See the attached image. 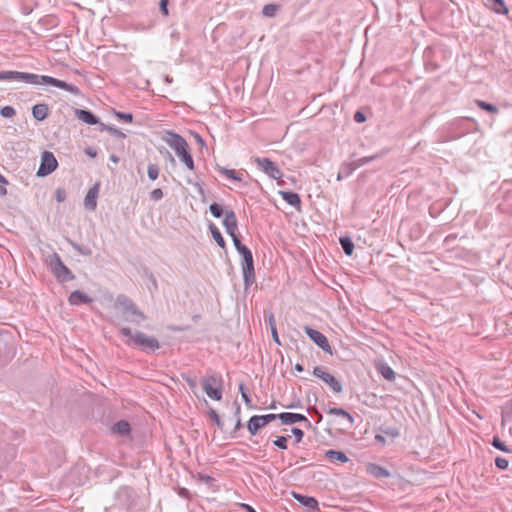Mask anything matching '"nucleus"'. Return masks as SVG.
<instances>
[{"label": "nucleus", "mask_w": 512, "mask_h": 512, "mask_svg": "<svg viewBox=\"0 0 512 512\" xmlns=\"http://www.w3.org/2000/svg\"><path fill=\"white\" fill-rule=\"evenodd\" d=\"M0 81H21L31 85H51L62 90L68 91L73 95H79L80 90L77 86L69 84L63 80L35 73L20 71H0Z\"/></svg>", "instance_id": "obj_1"}, {"label": "nucleus", "mask_w": 512, "mask_h": 512, "mask_svg": "<svg viewBox=\"0 0 512 512\" xmlns=\"http://www.w3.org/2000/svg\"><path fill=\"white\" fill-rule=\"evenodd\" d=\"M167 135L168 137L165 139L166 143L175 151L189 170H194V160L187 141L181 135L174 132H167Z\"/></svg>", "instance_id": "obj_2"}, {"label": "nucleus", "mask_w": 512, "mask_h": 512, "mask_svg": "<svg viewBox=\"0 0 512 512\" xmlns=\"http://www.w3.org/2000/svg\"><path fill=\"white\" fill-rule=\"evenodd\" d=\"M116 306L120 307L125 314L126 319L136 325H139L146 319V316L136 307L134 302L125 295H118L116 298Z\"/></svg>", "instance_id": "obj_3"}, {"label": "nucleus", "mask_w": 512, "mask_h": 512, "mask_svg": "<svg viewBox=\"0 0 512 512\" xmlns=\"http://www.w3.org/2000/svg\"><path fill=\"white\" fill-rule=\"evenodd\" d=\"M49 267L56 280L61 284L75 279V275L63 263L57 253H53V255L50 257Z\"/></svg>", "instance_id": "obj_4"}, {"label": "nucleus", "mask_w": 512, "mask_h": 512, "mask_svg": "<svg viewBox=\"0 0 512 512\" xmlns=\"http://www.w3.org/2000/svg\"><path fill=\"white\" fill-rule=\"evenodd\" d=\"M202 388L213 400L220 401L222 399L221 376L209 375L202 379Z\"/></svg>", "instance_id": "obj_5"}, {"label": "nucleus", "mask_w": 512, "mask_h": 512, "mask_svg": "<svg viewBox=\"0 0 512 512\" xmlns=\"http://www.w3.org/2000/svg\"><path fill=\"white\" fill-rule=\"evenodd\" d=\"M133 345L144 351H155L160 347L157 338L153 336H147L146 334L140 331L134 332Z\"/></svg>", "instance_id": "obj_6"}, {"label": "nucleus", "mask_w": 512, "mask_h": 512, "mask_svg": "<svg viewBox=\"0 0 512 512\" xmlns=\"http://www.w3.org/2000/svg\"><path fill=\"white\" fill-rule=\"evenodd\" d=\"M313 375L321 379L325 384H327L334 393L339 394L343 391V386L341 382L338 379H336L332 374L326 372L324 370V367H314Z\"/></svg>", "instance_id": "obj_7"}, {"label": "nucleus", "mask_w": 512, "mask_h": 512, "mask_svg": "<svg viewBox=\"0 0 512 512\" xmlns=\"http://www.w3.org/2000/svg\"><path fill=\"white\" fill-rule=\"evenodd\" d=\"M58 166L57 159L50 151H44L41 157V164L37 171V176L45 177L56 170Z\"/></svg>", "instance_id": "obj_8"}, {"label": "nucleus", "mask_w": 512, "mask_h": 512, "mask_svg": "<svg viewBox=\"0 0 512 512\" xmlns=\"http://www.w3.org/2000/svg\"><path fill=\"white\" fill-rule=\"evenodd\" d=\"M254 161L257 166L270 178L280 180L283 177V173L280 168L269 158L256 157Z\"/></svg>", "instance_id": "obj_9"}, {"label": "nucleus", "mask_w": 512, "mask_h": 512, "mask_svg": "<svg viewBox=\"0 0 512 512\" xmlns=\"http://www.w3.org/2000/svg\"><path fill=\"white\" fill-rule=\"evenodd\" d=\"M276 419L278 414L254 415L249 419L247 429L251 435H256L261 428Z\"/></svg>", "instance_id": "obj_10"}, {"label": "nucleus", "mask_w": 512, "mask_h": 512, "mask_svg": "<svg viewBox=\"0 0 512 512\" xmlns=\"http://www.w3.org/2000/svg\"><path fill=\"white\" fill-rule=\"evenodd\" d=\"M306 335L312 340L318 347L324 352L332 354V348L328 342L327 337L318 330H315L309 326L304 327Z\"/></svg>", "instance_id": "obj_11"}, {"label": "nucleus", "mask_w": 512, "mask_h": 512, "mask_svg": "<svg viewBox=\"0 0 512 512\" xmlns=\"http://www.w3.org/2000/svg\"><path fill=\"white\" fill-rule=\"evenodd\" d=\"M278 419H280L282 424L285 425H291L297 422H305L308 427L311 426V423L307 417L299 413L283 412L278 414Z\"/></svg>", "instance_id": "obj_12"}, {"label": "nucleus", "mask_w": 512, "mask_h": 512, "mask_svg": "<svg viewBox=\"0 0 512 512\" xmlns=\"http://www.w3.org/2000/svg\"><path fill=\"white\" fill-rule=\"evenodd\" d=\"M223 225L228 235L235 234L238 227L237 217L232 209L225 210V217L223 219Z\"/></svg>", "instance_id": "obj_13"}, {"label": "nucleus", "mask_w": 512, "mask_h": 512, "mask_svg": "<svg viewBox=\"0 0 512 512\" xmlns=\"http://www.w3.org/2000/svg\"><path fill=\"white\" fill-rule=\"evenodd\" d=\"M99 193V183H95L87 192L84 205L87 209L94 211L97 207V197Z\"/></svg>", "instance_id": "obj_14"}, {"label": "nucleus", "mask_w": 512, "mask_h": 512, "mask_svg": "<svg viewBox=\"0 0 512 512\" xmlns=\"http://www.w3.org/2000/svg\"><path fill=\"white\" fill-rule=\"evenodd\" d=\"M293 497L298 503L305 506L308 509V511H310V510H313L314 512L319 511L318 501L314 497H310V496H306V495H302V494H298V493H293Z\"/></svg>", "instance_id": "obj_15"}, {"label": "nucleus", "mask_w": 512, "mask_h": 512, "mask_svg": "<svg viewBox=\"0 0 512 512\" xmlns=\"http://www.w3.org/2000/svg\"><path fill=\"white\" fill-rule=\"evenodd\" d=\"M92 301L93 299L90 296L80 290L73 291L68 297L69 304L74 306L89 304Z\"/></svg>", "instance_id": "obj_16"}, {"label": "nucleus", "mask_w": 512, "mask_h": 512, "mask_svg": "<svg viewBox=\"0 0 512 512\" xmlns=\"http://www.w3.org/2000/svg\"><path fill=\"white\" fill-rule=\"evenodd\" d=\"M75 116L79 120H81L84 123L89 124V125L100 124L99 118L94 113H92L90 110L76 109Z\"/></svg>", "instance_id": "obj_17"}, {"label": "nucleus", "mask_w": 512, "mask_h": 512, "mask_svg": "<svg viewBox=\"0 0 512 512\" xmlns=\"http://www.w3.org/2000/svg\"><path fill=\"white\" fill-rule=\"evenodd\" d=\"M242 272L245 288L250 287L255 282L254 261L242 264Z\"/></svg>", "instance_id": "obj_18"}, {"label": "nucleus", "mask_w": 512, "mask_h": 512, "mask_svg": "<svg viewBox=\"0 0 512 512\" xmlns=\"http://www.w3.org/2000/svg\"><path fill=\"white\" fill-rule=\"evenodd\" d=\"M485 6L496 14L506 15L508 8L504 0H485Z\"/></svg>", "instance_id": "obj_19"}, {"label": "nucleus", "mask_w": 512, "mask_h": 512, "mask_svg": "<svg viewBox=\"0 0 512 512\" xmlns=\"http://www.w3.org/2000/svg\"><path fill=\"white\" fill-rule=\"evenodd\" d=\"M279 195L289 205L293 206L297 210H300V208H301V199H300L299 194H297L295 192H291V191H279Z\"/></svg>", "instance_id": "obj_20"}, {"label": "nucleus", "mask_w": 512, "mask_h": 512, "mask_svg": "<svg viewBox=\"0 0 512 512\" xmlns=\"http://www.w3.org/2000/svg\"><path fill=\"white\" fill-rule=\"evenodd\" d=\"M32 115L37 121L45 120L49 115V107L45 103H39L32 107Z\"/></svg>", "instance_id": "obj_21"}, {"label": "nucleus", "mask_w": 512, "mask_h": 512, "mask_svg": "<svg viewBox=\"0 0 512 512\" xmlns=\"http://www.w3.org/2000/svg\"><path fill=\"white\" fill-rule=\"evenodd\" d=\"M367 471L375 478H387L390 476V472L378 464H369Z\"/></svg>", "instance_id": "obj_22"}, {"label": "nucleus", "mask_w": 512, "mask_h": 512, "mask_svg": "<svg viewBox=\"0 0 512 512\" xmlns=\"http://www.w3.org/2000/svg\"><path fill=\"white\" fill-rule=\"evenodd\" d=\"M325 457L327 459H329L330 461H332V462L338 461V462H341V463H346L349 460L344 452L337 451V450H332V449L326 451Z\"/></svg>", "instance_id": "obj_23"}, {"label": "nucleus", "mask_w": 512, "mask_h": 512, "mask_svg": "<svg viewBox=\"0 0 512 512\" xmlns=\"http://www.w3.org/2000/svg\"><path fill=\"white\" fill-rule=\"evenodd\" d=\"M112 430L113 432L124 436L129 434L131 426L126 420H120L113 425Z\"/></svg>", "instance_id": "obj_24"}, {"label": "nucleus", "mask_w": 512, "mask_h": 512, "mask_svg": "<svg viewBox=\"0 0 512 512\" xmlns=\"http://www.w3.org/2000/svg\"><path fill=\"white\" fill-rule=\"evenodd\" d=\"M209 231L211 232V235L213 239L216 241L217 245L223 249L226 247L225 240L219 231V229L215 226V224L210 223L209 224Z\"/></svg>", "instance_id": "obj_25"}, {"label": "nucleus", "mask_w": 512, "mask_h": 512, "mask_svg": "<svg viewBox=\"0 0 512 512\" xmlns=\"http://www.w3.org/2000/svg\"><path fill=\"white\" fill-rule=\"evenodd\" d=\"M339 243L347 256H351L354 251V244L350 237L343 236L339 238Z\"/></svg>", "instance_id": "obj_26"}, {"label": "nucleus", "mask_w": 512, "mask_h": 512, "mask_svg": "<svg viewBox=\"0 0 512 512\" xmlns=\"http://www.w3.org/2000/svg\"><path fill=\"white\" fill-rule=\"evenodd\" d=\"M383 155H384V153H377V154H374L371 156H365V157H362V158H359V159L353 161L352 164H353V166H355V169H357V168L362 167L376 159L381 158Z\"/></svg>", "instance_id": "obj_27"}, {"label": "nucleus", "mask_w": 512, "mask_h": 512, "mask_svg": "<svg viewBox=\"0 0 512 512\" xmlns=\"http://www.w3.org/2000/svg\"><path fill=\"white\" fill-rule=\"evenodd\" d=\"M355 170V166H353L352 162L344 163L337 174V180L341 181L342 179L350 176Z\"/></svg>", "instance_id": "obj_28"}, {"label": "nucleus", "mask_w": 512, "mask_h": 512, "mask_svg": "<svg viewBox=\"0 0 512 512\" xmlns=\"http://www.w3.org/2000/svg\"><path fill=\"white\" fill-rule=\"evenodd\" d=\"M238 389H239V392L241 394V397L243 399V401L245 402L246 406L248 409H254L255 406L253 405L252 403V399L249 395V392L245 386V384L243 382L239 383V386H238Z\"/></svg>", "instance_id": "obj_29"}, {"label": "nucleus", "mask_w": 512, "mask_h": 512, "mask_svg": "<svg viewBox=\"0 0 512 512\" xmlns=\"http://www.w3.org/2000/svg\"><path fill=\"white\" fill-rule=\"evenodd\" d=\"M327 413L330 415L341 416V417L347 419L350 424H353V422H354L353 416L349 412H347L346 410H344L342 408H329L327 410Z\"/></svg>", "instance_id": "obj_30"}, {"label": "nucleus", "mask_w": 512, "mask_h": 512, "mask_svg": "<svg viewBox=\"0 0 512 512\" xmlns=\"http://www.w3.org/2000/svg\"><path fill=\"white\" fill-rule=\"evenodd\" d=\"M378 371L380 372V374L386 379V380H389V381H393L395 380V372L394 370L387 364H381L378 368Z\"/></svg>", "instance_id": "obj_31"}, {"label": "nucleus", "mask_w": 512, "mask_h": 512, "mask_svg": "<svg viewBox=\"0 0 512 512\" xmlns=\"http://www.w3.org/2000/svg\"><path fill=\"white\" fill-rule=\"evenodd\" d=\"M475 104L482 110L487 111L491 114H497L499 112V109L494 104L485 102L483 100H475Z\"/></svg>", "instance_id": "obj_32"}, {"label": "nucleus", "mask_w": 512, "mask_h": 512, "mask_svg": "<svg viewBox=\"0 0 512 512\" xmlns=\"http://www.w3.org/2000/svg\"><path fill=\"white\" fill-rule=\"evenodd\" d=\"M100 129H101V131L109 132L110 134L114 135L115 137H117L119 139H125L126 138L125 133H123L121 130H119V129L113 127V126H109V125H106L104 123H100Z\"/></svg>", "instance_id": "obj_33"}, {"label": "nucleus", "mask_w": 512, "mask_h": 512, "mask_svg": "<svg viewBox=\"0 0 512 512\" xmlns=\"http://www.w3.org/2000/svg\"><path fill=\"white\" fill-rule=\"evenodd\" d=\"M492 446L505 453H512V449L509 448L498 436H494L491 442Z\"/></svg>", "instance_id": "obj_34"}, {"label": "nucleus", "mask_w": 512, "mask_h": 512, "mask_svg": "<svg viewBox=\"0 0 512 512\" xmlns=\"http://www.w3.org/2000/svg\"><path fill=\"white\" fill-rule=\"evenodd\" d=\"M210 213L215 218H221L223 215L225 216V210H223L222 206L216 202H213L209 206Z\"/></svg>", "instance_id": "obj_35"}, {"label": "nucleus", "mask_w": 512, "mask_h": 512, "mask_svg": "<svg viewBox=\"0 0 512 512\" xmlns=\"http://www.w3.org/2000/svg\"><path fill=\"white\" fill-rule=\"evenodd\" d=\"M279 9L276 4H266L262 9V14L266 17H274Z\"/></svg>", "instance_id": "obj_36"}, {"label": "nucleus", "mask_w": 512, "mask_h": 512, "mask_svg": "<svg viewBox=\"0 0 512 512\" xmlns=\"http://www.w3.org/2000/svg\"><path fill=\"white\" fill-rule=\"evenodd\" d=\"M70 244L81 255L90 256L92 254V250L89 247L82 246L73 241H70Z\"/></svg>", "instance_id": "obj_37"}, {"label": "nucleus", "mask_w": 512, "mask_h": 512, "mask_svg": "<svg viewBox=\"0 0 512 512\" xmlns=\"http://www.w3.org/2000/svg\"><path fill=\"white\" fill-rule=\"evenodd\" d=\"M220 172L225 175L226 177L235 180V181H242V178L238 175V173L235 170L227 169V168H220Z\"/></svg>", "instance_id": "obj_38"}, {"label": "nucleus", "mask_w": 512, "mask_h": 512, "mask_svg": "<svg viewBox=\"0 0 512 512\" xmlns=\"http://www.w3.org/2000/svg\"><path fill=\"white\" fill-rule=\"evenodd\" d=\"M238 253L242 256V264H246V263L254 261L252 252L250 251V249L247 246L245 248L241 249L240 251H238Z\"/></svg>", "instance_id": "obj_39"}, {"label": "nucleus", "mask_w": 512, "mask_h": 512, "mask_svg": "<svg viewBox=\"0 0 512 512\" xmlns=\"http://www.w3.org/2000/svg\"><path fill=\"white\" fill-rule=\"evenodd\" d=\"M147 175L150 180H156L159 176V167L156 164H149L147 167Z\"/></svg>", "instance_id": "obj_40"}, {"label": "nucleus", "mask_w": 512, "mask_h": 512, "mask_svg": "<svg viewBox=\"0 0 512 512\" xmlns=\"http://www.w3.org/2000/svg\"><path fill=\"white\" fill-rule=\"evenodd\" d=\"M113 114L121 121L131 123L133 121V114L117 111L113 109Z\"/></svg>", "instance_id": "obj_41"}, {"label": "nucleus", "mask_w": 512, "mask_h": 512, "mask_svg": "<svg viewBox=\"0 0 512 512\" xmlns=\"http://www.w3.org/2000/svg\"><path fill=\"white\" fill-rule=\"evenodd\" d=\"M16 111L12 106H4L0 109V115L4 118H12Z\"/></svg>", "instance_id": "obj_42"}, {"label": "nucleus", "mask_w": 512, "mask_h": 512, "mask_svg": "<svg viewBox=\"0 0 512 512\" xmlns=\"http://www.w3.org/2000/svg\"><path fill=\"white\" fill-rule=\"evenodd\" d=\"M381 432L392 438H396L400 435V431L397 427L381 428Z\"/></svg>", "instance_id": "obj_43"}, {"label": "nucleus", "mask_w": 512, "mask_h": 512, "mask_svg": "<svg viewBox=\"0 0 512 512\" xmlns=\"http://www.w3.org/2000/svg\"><path fill=\"white\" fill-rule=\"evenodd\" d=\"M287 441L288 437L286 436H279L276 440L273 441V444L278 447L279 449L285 450L287 449Z\"/></svg>", "instance_id": "obj_44"}, {"label": "nucleus", "mask_w": 512, "mask_h": 512, "mask_svg": "<svg viewBox=\"0 0 512 512\" xmlns=\"http://www.w3.org/2000/svg\"><path fill=\"white\" fill-rule=\"evenodd\" d=\"M495 465L500 470H505L509 466V461L506 458L503 457H496L495 458Z\"/></svg>", "instance_id": "obj_45"}, {"label": "nucleus", "mask_w": 512, "mask_h": 512, "mask_svg": "<svg viewBox=\"0 0 512 512\" xmlns=\"http://www.w3.org/2000/svg\"><path fill=\"white\" fill-rule=\"evenodd\" d=\"M209 416H210L211 420L215 422V424L218 426V428H220V429L223 428V423H222L218 413L214 409H211L209 411Z\"/></svg>", "instance_id": "obj_46"}, {"label": "nucleus", "mask_w": 512, "mask_h": 512, "mask_svg": "<svg viewBox=\"0 0 512 512\" xmlns=\"http://www.w3.org/2000/svg\"><path fill=\"white\" fill-rule=\"evenodd\" d=\"M182 378L191 389H195L197 387V381L195 377H192L187 374H182Z\"/></svg>", "instance_id": "obj_47"}, {"label": "nucleus", "mask_w": 512, "mask_h": 512, "mask_svg": "<svg viewBox=\"0 0 512 512\" xmlns=\"http://www.w3.org/2000/svg\"><path fill=\"white\" fill-rule=\"evenodd\" d=\"M229 236L232 238L233 244L237 252L246 247L244 244L241 243L240 238L236 233Z\"/></svg>", "instance_id": "obj_48"}, {"label": "nucleus", "mask_w": 512, "mask_h": 512, "mask_svg": "<svg viewBox=\"0 0 512 512\" xmlns=\"http://www.w3.org/2000/svg\"><path fill=\"white\" fill-rule=\"evenodd\" d=\"M55 198L57 202H64L66 199V191L64 188H57L55 191Z\"/></svg>", "instance_id": "obj_49"}, {"label": "nucleus", "mask_w": 512, "mask_h": 512, "mask_svg": "<svg viewBox=\"0 0 512 512\" xmlns=\"http://www.w3.org/2000/svg\"><path fill=\"white\" fill-rule=\"evenodd\" d=\"M120 333L126 337H129L130 340L127 342L128 345H131L133 344V335L134 333L132 332V330L128 327H123L120 329Z\"/></svg>", "instance_id": "obj_50"}, {"label": "nucleus", "mask_w": 512, "mask_h": 512, "mask_svg": "<svg viewBox=\"0 0 512 512\" xmlns=\"http://www.w3.org/2000/svg\"><path fill=\"white\" fill-rule=\"evenodd\" d=\"M150 198L154 201H158L163 198V191L160 188H156L151 191Z\"/></svg>", "instance_id": "obj_51"}, {"label": "nucleus", "mask_w": 512, "mask_h": 512, "mask_svg": "<svg viewBox=\"0 0 512 512\" xmlns=\"http://www.w3.org/2000/svg\"><path fill=\"white\" fill-rule=\"evenodd\" d=\"M6 178L0 174V195L5 196L7 194V189L5 188V185L7 184Z\"/></svg>", "instance_id": "obj_52"}, {"label": "nucleus", "mask_w": 512, "mask_h": 512, "mask_svg": "<svg viewBox=\"0 0 512 512\" xmlns=\"http://www.w3.org/2000/svg\"><path fill=\"white\" fill-rule=\"evenodd\" d=\"M353 119L357 123H363L366 121V115L361 111H356Z\"/></svg>", "instance_id": "obj_53"}, {"label": "nucleus", "mask_w": 512, "mask_h": 512, "mask_svg": "<svg viewBox=\"0 0 512 512\" xmlns=\"http://www.w3.org/2000/svg\"><path fill=\"white\" fill-rule=\"evenodd\" d=\"M161 155L165 157V159L169 160L171 163H175V159L172 154L165 148L159 149Z\"/></svg>", "instance_id": "obj_54"}, {"label": "nucleus", "mask_w": 512, "mask_h": 512, "mask_svg": "<svg viewBox=\"0 0 512 512\" xmlns=\"http://www.w3.org/2000/svg\"><path fill=\"white\" fill-rule=\"evenodd\" d=\"M292 434L296 437V441L300 442L303 439L304 432L299 428H292Z\"/></svg>", "instance_id": "obj_55"}, {"label": "nucleus", "mask_w": 512, "mask_h": 512, "mask_svg": "<svg viewBox=\"0 0 512 512\" xmlns=\"http://www.w3.org/2000/svg\"><path fill=\"white\" fill-rule=\"evenodd\" d=\"M168 3H169V0H160V3H159L160 11L165 16L168 15V8H167L168 7Z\"/></svg>", "instance_id": "obj_56"}, {"label": "nucleus", "mask_w": 512, "mask_h": 512, "mask_svg": "<svg viewBox=\"0 0 512 512\" xmlns=\"http://www.w3.org/2000/svg\"><path fill=\"white\" fill-rule=\"evenodd\" d=\"M271 334H272V338L275 341V343L280 345L281 343H280V340H279V336H278L277 328L276 327H272Z\"/></svg>", "instance_id": "obj_57"}, {"label": "nucleus", "mask_w": 512, "mask_h": 512, "mask_svg": "<svg viewBox=\"0 0 512 512\" xmlns=\"http://www.w3.org/2000/svg\"><path fill=\"white\" fill-rule=\"evenodd\" d=\"M239 506H240V508L244 509L246 512H256V510L249 504L240 503Z\"/></svg>", "instance_id": "obj_58"}, {"label": "nucleus", "mask_w": 512, "mask_h": 512, "mask_svg": "<svg viewBox=\"0 0 512 512\" xmlns=\"http://www.w3.org/2000/svg\"><path fill=\"white\" fill-rule=\"evenodd\" d=\"M268 323H269V326H270L271 330H272V327H276L274 315L272 313H270L269 316H268Z\"/></svg>", "instance_id": "obj_59"}, {"label": "nucleus", "mask_w": 512, "mask_h": 512, "mask_svg": "<svg viewBox=\"0 0 512 512\" xmlns=\"http://www.w3.org/2000/svg\"><path fill=\"white\" fill-rule=\"evenodd\" d=\"M85 152L90 157H96V155H97V152L95 150H93L92 148L86 149Z\"/></svg>", "instance_id": "obj_60"}, {"label": "nucleus", "mask_w": 512, "mask_h": 512, "mask_svg": "<svg viewBox=\"0 0 512 512\" xmlns=\"http://www.w3.org/2000/svg\"><path fill=\"white\" fill-rule=\"evenodd\" d=\"M109 159H110V161H112L115 164H118L119 161H120L119 157L117 155H115V154H111Z\"/></svg>", "instance_id": "obj_61"}, {"label": "nucleus", "mask_w": 512, "mask_h": 512, "mask_svg": "<svg viewBox=\"0 0 512 512\" xmlns=\"http://www.w3.org/2000/svg\"><path fill=\"white\" fill-rule=\"evenodd\" d=\"M150 280H151V285L154 287V289H157V287H158L157 280L153 274H150Z\"/></svg>", "instance_id": "obj_62"}, {"label": "nucleus", "mask_w": 512, "mask_h": 512, "mask_svg": "<svg viewBox=\"0 0 512 512\" xmlns=\"http://www.w3.org/2000/svg\"><path fill=\"white\" fill-rule=\"evenodd\" d=\"M294 368L297 372H302L304 370L303 365L300 363H297Z\"/></svg>", "instance_id": "obj_63"}, {"label": "nucleus", "mask_w": 512, "mask_h": 512, "mask_svg": "<svg viewBox=\"0 0 512 512\" xmlns=\"http://www.w3.org/2000/svg\"><path fill=\"white\" fill-rule=\"evenodd\" d=\"M375 440L382 443L385 442V438L382 435H376Z\"/></svg>", "instance_id": "obj_64"}]
</instances>
